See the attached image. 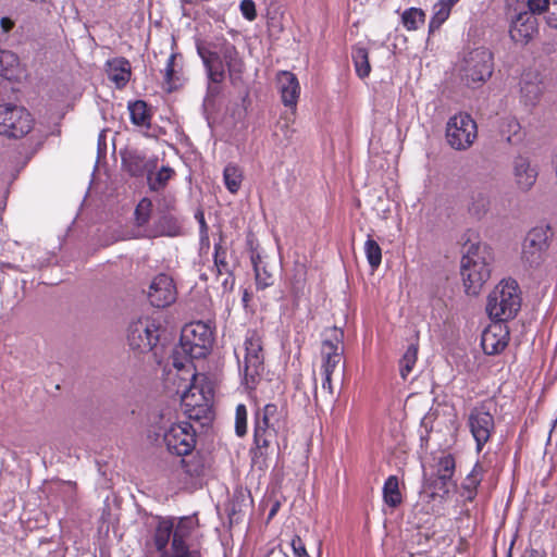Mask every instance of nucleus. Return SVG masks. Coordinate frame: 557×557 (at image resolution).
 <instances>
[{"label":"nucleus","instance_id":"f257e3e1","mask_svg":"<svg viewBox=\"0 0 557 557\" xmlns=\"http://www.w3.org/2000/svg\"><path fill=\"white\" fill-rule=\"evenodd\" d=\"M197 53L200 57L209 79L208 94H218V87L211 84H220L225 78L226 70L231 77L237 76L244 71V62L236 47L225 40L205 42L197 40Z\"/></svg>","mask_w":557,"mask_h":557},{"label":"nucleus","instance_id":"f03ea898","mask_svg":"<svg viewBox=\"0 0 557 557\" xmlns=\"http://www.w3.org/2000/svg\"><path fill=\"white\" fill-rule=\"evenodd\" d=\"M214 342L210 322L195 321L182 329L180 345L172 354L173 366L181 370L188 359H200L208 355Z\"/></svg>","mask_w":557,"mask_h":557},{"label":"nucleus","instance_id":"7ed1b4c3","mask_svg":"<svg viewBox=\"0 0 557 557\" xmlns=\"http://www.w3.org/2000/svg\"><path fill=\"white\" fill-rule=\"evenodd\" d=\"M460 274L466 293L476 295L491 274V253L486 245L468 239L463 244Z\"/></svg>","mask_w":557,"mask_h":557},{"label":"nucleus","instance_id":"20e7f679","mask_svg":"<svg viewBox=\"0 0 557 557\" xmlns=\"http://www.w3.org/2000/svg\"><path fill=\"white\" fill-rule=\"evenodd\" d=\"M287 428V411L284 406L270 403L255 411L253 444L262 456L276 444L277 436Z\"/></svg>","mask_w":557,"mask_h":557},{"label":"nucleus","instance_id":"39448f33","mask_svg":"<svg viewBox=\"0 0 557 557\" xmlns=\"http://www.w3.org/2000/svg\"><path fill=\"white\" fill-rule=\"evenodd\" d=\"M521 307L518 283L515 280H503L490 293L486 311L491 319L505 323L513 319Z\"/></svg>","mask_w":557,"mask_h":557},{"label":"nucleus","instance_id":"423d86ee","mask_svg":"<svg viewBox=\"0 0 557 557\" xmlns=\"http://www.w3.org/2000/svg\"><path fill=\"white\" fill-rule=\"evenodd\" d=\"M235 355L246 387L255 388L264 370L261 336L256 331H248L243 347L235 349Z\"/></svg>","mask_w":557,"mask_h":557},{"label":"nucleus","instance_id":"0eeeda50","mask_svg":"<svg viewBox=\"0 0 557 557\" xmlns=\"http://www.w3.org/2000/svg\"><path fill=\"white\" fill-rule=\"evenodd\" d=\"M33 125L34 119L24 107L0 104V135L21 138L30 132Z\"/></svg>","mask_w":557,"mask_h":557},{"label":"nucleus","instance_id":"6e6552de","mask_svg":"<svg viewBox=\"0 0 557 557\" xmlns=\"http://www.w3.org/2000/svg\"><path fill=\"white\" fill-rule=\"evenodd\" d=\"M461 72L468 85L484 83L493 73L492 52L486 48L470 51L463 59Z\"/></svg>","mask_w":557,"mask_h":557},{"label":"nucleus","instance_id":"1a4fd4ad","mask_svg":"<svg viewBox=\"0 0 557 557\" xmlns=\"http://www.w3.org/2000/svg\"><path fill=\"white\" fill-rule=\"evenodd\" d=\"M160 337V324L149 317L139 318L128 325L127 341L133 350L150 351Z\"/></svg>","mask_w":557,"mask_h":557},{"label":"nucleus","instance_id":"9d476101","mask_svg":"<svg viewBox=\"0 0 557 557\" xmlns=\"http://www.w3.org/2000/svg\"><path fill=\"white\" fill-rule=\"evenodd\" d=\"M476 138V124L466 113L451 116L446 125V139L449 146L456 150L469 148Z\"/></svg>","mask_w":557,"mask_h":557},{"label":"nucleus","instance_id":"9b49d317","mask_svg":"<svg viewBox=\"0 0 557 557\" xmlns=\"http://www.w3.org/2000/svg\"><path fill=\"white\" fill-rule=\"evenodd\" d=\"M163 442L171 454L186 456L195 448V430L187 421L171 423L164 428Z\"/></svg>","mask_w":557,"mask_h":557},{"label":"nucleus","instance_id":"f8f14e48","mask_svg":"<svg viewBox=\"0 0 557 557\" xmlns=\"http://www.w3.org/2000/svg\"><path fill=\"white\" fill-rule=\"evenodd\" d=\"M552 236L548 225L533 227L522 244L521 258L530 267L540 265L546 256L548 239Z\"/></svg>","mask_w":557,"mask_h":557},{"label":"nucleus","instance_id":"ddd939ff","mask_svg":"<svg viewBox=\"0 0 557 557\" xmlns=\"http://www.w3.org/2000/svg\"><path fill=\"white\" fill-rule=\"evenodd\" d=\"M467 425L475 441V449L481 453L485 444L495 432V421L493 414L484 404L472 408L468 416Z\"/></svg>","mask_w":557,"mask_h":557},{"label":"nucleus","instance_id":"4468645a","mask_svg":"<svg viewBox=\"0 0 557 557\" xmlns=\"http://www.w3.org/2000/svg\"><path fill=\"white\" fill-rule=\"evenodd\" d=\"M343 338L344 332L341 329L325 331L321 347L322 374L332 375L341 366L344 354Z\"/></svg>","mask_w":557,"mask_h":557},{"label":"nucleus","instance_id":"2eb2a0df","mask_svg":"<svg viewBox=\"0 0 557 557\" xmlns=\"http://www.w3.org/2000/svg\"><path fill=\"white\" fill-rule=\"evenodd\" d=\"M443 497L424 486L411 512V523L417 529H422L433 521V516L438 512Z\"/></svg>","mask_w":557,"mask_h":557},{"label":"nucleus","instance_id":"dca6fc26","mask_svg":"<svg viewBox=\"0 0 557 557\" xmlns=\"http://www.w3.org/2000/svg\"><path fill=\"white\" fill-rule=\"evenodd\" d=\"M212 397V388L209 385H198V377L194 375V382L183 392L181 400L182 405L186 407V411L189 412V417L198 418V412L193 416L190 411L199 409V412H202L203 408L209 407Z\"/></svg>","mask_w":557,"mask_h":557},{"label":"nucleus","instance_id":"f3484780","mask_svg":"<svg viewBox=\"0 0 557 557\" xmlns=\"http://www.w3.org/2000/svg\"><path fill=\"white\" fill-rule=\"evenodd\" d=\"M150 304L157 308H164L170 306L176 299V287L172 277L166 274L157 275L148 292Z\"/></svg>","mask_w":557,"mask_h":557},{"label":"nucleus","instance_id":"a211bd4d","mask_svg":"<svg viewBox=\"0 0 557 557\" xmlns=\"http://www.w3.org/2000/svg\"><path fill=\"white\" fill-rule=\"evenodd\" d=\"M509 341V330L505 323L494 321L481 337V345L486 355H496L503 351Z\"/></svg>","mask_w":557,"mask_h":557},{"label":"nucleus","instance_id":"6ab92c4d","mask_svg":"<svg viewBox=\"0 0 557 557\" xmlns=\"http://www.w3.org/2000/svg\"><path fill=\"white\" fill-rule=\"evenodd\" d=\"M537 33V18L525 10L518 12L511 20L509 35L517 42L524 45Z\"/></svg>","mask_w":557,"mask_h":557},{"label":"nucleus","instance_id":"aec40b11","mask_svg":"<svg viewBox=\"0 0 557 557\" xmlns=\"http://www.w3.org/2000/svg\"><path fill=\"white\" fill-rule=\"evenodd\" d=\"M214 268L224 292H231L235 285L233 264L228 261L227 250L221 244L214 245Z\"/></svg>","mask_w":557,"mask_h":557},{"label":"nucleus","instance_id":"412c9836","mask_svg":"<svg viewBox=\"0 0 557 557\" xmlns=\"http://www.w3.org/2000/svg\"><path fill=\"white\" fill-rule=\"evenodd\" d=\"M513 175L518 187L527 191L535 184L539 172L536 166L531 164L529 158L518 156L513 160Z\"/></svg>","mask_w":557,"mask_h":557},{"label":"nucleus","instance_id":"4be33fe9","mask_svg":"<svg viewBox=\"0 0 557 557\" xmlns=\"http://www.w3.org/2000/svg\"><path fill=\"white\" fill-rule=\"evenodd\" d=\"M277 85L284 106L295 108L300 95V85L296 75L287 71L280 72Z\"/></svg>","mask_w":557,"mask_h":557},{"label":"nucleus","instance_id":"5701e85b","mask_svg":"<svg viewBox=\"0 0 557 557\" xmlns=\"http://www.w3.org/2000/svg\"><path fill=\"white\" fill-rule=\"evenodd\" d=\"M107 73L117 88L124 87L131 77V64L124 58H115L107 62Z\"/></svg>","mask_w":557,"mask_h":557},{"label":"nucleus","instance_id":"b1692460","mask_svg":"<svg viewBox=\"0 0 557 557\" xmlns=\"http://www.w3.org/2000/svg\"><path fill=\"white\" fill-rule=\"evenodd\" d=\"M194 529V520L189 517L174 519L172 550L180 548H188L186 540L190 536Z\"/></svg>","mask_w":557,"mask_h":557},{"label":"nucleus","instance_id":"393cba45","mask_svg":"<svg viewBox=\"0 0 557 557\" xmlns=\"http://www.w3.org/2000/svg\"><path fill=\"white\" fill-rule=\"evenodd\" d=\"M154 233L161 236H177L182 233V221L173 213H164L156 222Z\"/></svg>","mask_w":557,"mask_h":557},{"label":"nucleus","instance_id":"a878e982","mask_svg":"<svg viewBox=\"0 0 557 557\" xmlns=\"http://www.w3.org/2000/svg\"><path fill=\"white\" fill-rule=\"evenodd\" d=\"M174 518H163L158 522L154 532V545L158 552L166 550L168 544L173 539Z\"/></svg>","mask_w":557,"mask_h":557},{"label":"nucleus","instance_id":"bb28decb","mask_svg":"<svg viewBox=\"0 0 557 557\" xmlns=\"http://www.w3.org/2000/svg\"><path fill=\"white\" fill-rule=\"evenodd\" d=\"M483 468L481 465L475 463L471 472L467 475L461 485V496L472 502L476 496V488L483 479Z\"/></svg>","mask_w":557,"mask_h":557},{"label":"nucleus","instance_id":"cd10ccee","mask_svg":"<svg viewBox=\"0 0 557 557\" xmlns=\"http://www.w3.org/2000/svg\"><path fill=\"white\" fill-rule=\"evenodd\" d=\"M383 499L384 503L391 508H396L403 502V496L399 490V481L396 475H389L383 485Z\"/></svg>","mask_w":557,"mask_h":557},{"label":"nucleus","instance_id":"c85d7f7f","mask_svg":"<svg viewBox=\"0 0 557 557\" xmlns=\"http://www.w3.org/2000/svg\"><path fill=\"white\" fill-rule=\"evenodd\" d=\"M20 66L18 57L9 50L0 49V75L7 79H13L17 75Z\"/></svg>","mask_w":557,"mask_h":557},{"label":"nucleus","instance_id":"c756f323","mask_svg":"<svg viewBox=\"0 0 557 557\" xmlns=\"http://www.w3.org/2000/svg\"><path fill=\"white\" fill-rule=\"evenodd\" d=\"M351 58L354 61L357 75L360 78L368 77L371 72V66L369 62V53L367 48L361 46L354 47Z\"/></svg>","mask_w":557,"mask_h":557},{"label":"nucleus","instance_id":"7c9ffc66","mask_svg":"<svg viewBox=\"0 0 557 557\" xmlns=\"http://www.w3.org/2000/svg\"><path fill=\"white\" fill-rule=\"evenodd\" d=\"M124 169L132 176L143 175L146 169L145 158L137 151H127L122 157Z\"/></svg>","mask_w":557,"mask_h":557},{"label":"nucleus","instance_id":"2f4dec72","mask_svg":"<svg viewBox=\"0 0 557 557\" xmlns=\"http://www.w3.org/2000/svg\"><path fill=\"white\" fill-rule=\"evenodd\" d=\"M451 5L444 0H438L433 5V15L429 23V33H434L443 25V23L449 17Z\"/></svg>","mask_w":557,"mask_h":557},{"label":"nucleus","instance_id":"473e14b6","mask_svg":"<svg viewBox=\"0 0 557 557\" xmlns=\"http://www.w3.org/2000/svg\"><path fill=\"white\" fill-rule=\"evenodd\" d=\"M223 180L226 189L231 194H236L242 186L243 171L239 169V166L230 163L224 168Z\"/></svg>","mask_w":557,"mask_h":557},{"label":"nucleus","instance_id":"72a5a7b5","mask_svg":"<svg viewBox=\"0 0 557 557\" xmlns=\"http://www.w3.org/2000/svg\"><path fill=\"white\" fill-rule=\"evenodd\" d=\"M131 121L133 124L137 126H149L150 125V114L147 109V104L145 101L137 100L133 103L128 104Z\"/></svg>","mask_w":557,"mask_h":557},{"label":"nucleus","instance_id":"f704fd0d","mask_svg":"<svg viewBox=\"0 0 557 557\" xmlns=\"http://www.w3.org/2000/svg\"><path fill=\"white\" fill-rule=\"evenodd\" d=\"M454 474H434L425 479V487L430 491L437 492L441 497H444L449 492V487L453 483Z\"/></svg>","mask_w":557,"mask_h":557},{"label":"nucleus","instance_id":"c9c22d12","mask_svg":"<svg viewBox=\"0 0 557 557\" xmlns=\"http://www.w3.org/2000/svg\"><path fill=\"white\" fill-rule=\"evenodd\" d=\"M401 22L407 30H417L425 22V13L419 8H409L401 14Z\"/></svg>","mask_w":557,"mask_h":557},{"label":"nucleus","instance_id":"e433bc0d","mask_svg":"<svg viewBox=\"0 0 557 557\" xmlns=\"http://www.w3.org/2000/svg\"><path fill=\"white\" fill-rule=\"evenodd\" d=\"M418 358V345L410 344L399 360V371L404 380L411 373Z\"/></svg>","mask_w":557,"mask_h":557},{"label":"nucleus","instance_id":"4c0bfd02","mask_svg":"<svg viewBox=\"0 0 557 557\" xmlns=\"http://www.w3.org/2000/svg\"><path fill=\"white\" fill-rule=\"evenodd\" d=\"M364 253L370 267L375 270L382 262V249L380 245L371 237L364 243Z\"/></svg>","mask_w":557,"mask_h":557},{"label":"nucleus","instance_id":"58836bf2","mask_svg":"<svg viewBox=\"0 0 557 557\" xmlns=\"http://www.w3.org/2000/svg\"><path fill=\"white\" fill-rule=\"evenodd\" d=\"M173 174V169L170 166H162L154 176H148L149 188L154 191L164 188Z\"/></svg>","mask_w":557,"mask_h":557},{"label":"nucleus","instance_id":"ea45409f","mask_svg":"<svg viewBox=\"0 0 557 557\" xmlns=\"http://www.w3.org/2000/svg\"><path fill=\"white\" fill-rule=\"evenodd\" d=\"M256 286L258 289H265L273 285L274 278L261 262L253 261Z\"/></svg>","mask_w":557,"mask_h":557},{"label":"nucleus","instance_id":"a19ab883","mask_svg":"<svg viewBox=\"0 0 557 557\" xmlns=\"http://www.w3.org/2000/svg\"><path fill=\"white\" fill-rule=\"evenodd\" d=\"M527 7V12L533 14V16L543 12H547V15H550V11H556L557 0H528Z\"/></svg>","mask_w":557,"mask_h":557},{"label":"nucleus","instance_id":"79ce46f5","mask_svg":"<svg viewBox=\"0 0 557 557\" xmlns=\"http://www.w3.org/2000/svg\"><path fill=\"white\" fill-rule=\"evenodd\" d=\"M488 209H490V198L485 193L480 191V193L473 195L472 202L469 208L470 212L473 215L481 218L488 211Z\"/></svg>","mask_w":557,"mask_h":557},{"label":"nucleus","instance_id":"37998d69","mask_svg":"<svg viewBox=\"0 0 557 557\" xmlns=\"http://www.w3.org/2000/svg\"><path fill=\"white\" fill-rule=\"evenodd\" d=\"M520 124L515 117H508L502 125V134L508 143L513 144L521 139Z\"/></svg>","mask_w":557,"mask_h":557},{"label":"nucleus","instance_id":"c03bdc74","mask_svg":"<svg viewBox=\"0 0 557 557\" xmlns=\"http://www.w3.org/2000/svg\"><path fill=\"white\" fill-rule=\"evenodd\" d=\"M151 211L152 201L149 198H143L135 209V219L138 226H144L148 223Z\"/></svg>","mask_w":557,"mask_h":557},{"label":"nucleus","instance_id":"a18cd8bd","mask_svg":"<svg viewBox=\"0 0 557 557\" xmlns=\"http://www.w3.org/2000/svg\"><path fill=\"white\" fill-rule=\"evenodd\" d=\"M235 432L239 437L247 433V408L244 404H238L236 406Z\"/></svg>","mask_w":557,"mask_h":557},{"label":"nucleus","instance_id":"49530a36","mask_svg":"<svg viewBox=\"0 0 557 557\" xmlns=\"http://www.w3.org/2000/svg\"><path fill=\"white\" fill-rule=\"evenodd\" d=\"M455 472V459L451 455H444L438 458L435 465L434 474H454Z\"/></svg>","mask_w":557,"mask_h":557},{"label":"nucleus","instance_id":"de8ad7c7","mask_svg":"<svg viewBox=\"0 0 557 557\" xmlns=\"http://www.w3.org/2000/svg\"><path fill=\"white\" fill-rule=\"evenodd\" d=\"M433 534L434 532L430 530L429 525H425L422 529H418V532L412 535L411 541L418 546H425Z\"/></svg>","mask_w":557,"mask_h":557},{"label":"nucleus","instance_id":"09e8293b","mask_svg":"<svg viewBox=\"0 0 557 557\" xmlns=\"http://www.w3.org/2000/svg\"><path fill=\"white\" fill-rule=\"evenodd\" d=\"M176 54L172 53L166 61V65L164 69V81L169 85V90L173 88V77H174V63H175Z\"/></svg>","mask_w":557,"mask_h":557},{"label":"nucleus","instance_id":"8fccbe9b","mask_svg":"<svg viewBox=\"0 0 557 557\" xmlns=\"http://www.w3.org/2000/svg\"><path fill=\"white\" fill-rule=\"evenodd\" d=\"M239 8L245 18H247L248 21H253L256 18V5L252 0H242Z\"/></svg>","mask_w":557,"mask_h":557},{"label":"nucleus","instance_id":"3c124183","mask_svg":"<svg viewBox=\"0 0 557 557\" xmlns=\"http://www.w3.org/2000/svg\"><path fill=\"white\" fill-rule=\"evenodd\" d=\"M292 548L294 552L295 557H311L299 536H295L292 540Z\"/></svg>","mask_w":557,"mask_h":557},{"label":"nucleus","instance_id":"603ef678","mask_svg":"<svg viewBox=\"0 0 557 557\" xmlns=\"http://www.w3.org/2000/svg\"><path fill=\"white\" fill-rule=\"evenodd\" d=\"M172 557H201L197 549L191 548H180L172 550Z\"/></svg>","mask_w":557,"mask_h":557},{"label":"nucleus","instance_id":"864d4df0","mask_svg":"<svg viewBox=\"0 0 557 557\" xmlns=\"http://www.w3.org/2000/svg\"><path fill=\"white\" fill-rule=\"evenodd\" d=\"M304 282L301 280H297L293 285H292V293L294 295L295 298H299L302 294H304Z\"/></svg>","mask_w":557,"mask_h":557},{"label":"nucleus","instance_id":"5fc2aeb1","mask_svg":"<svg viewBox=\"0 0 557 557\" xmlns=\"http://www.w3.org/2000/svg\"><path fill=\"white\" fill-rule=\"evenodd\" d=\"M322 375H323L322 388L324 391H327L329 394H333L332 375H330V374H322Z\"/></svg>","mask_w":557,"mask_h":557},{"label":"nucleus","instance_id":"6e6d98bb","mask_svg":"<svg viewBox=\"0 0 557 557\" xmlns=\"http://www.w3.org/2000/svg\"><path fill=\"white\" fill-rule=\"evenodd\" d=\"M0 25L4 33H9L14 27V22L9 17H2Z\"/></svg>","mask_w":557,"mask_h":557},{"label":"nucleus","instance_id":"4d7b16f0","mask_svg":"<svg viewBox=\"0 0 557 557\" xmlns=\"http://www.w3.org/2000/svg\"><path fill=\"white\" fill-rule=\"evenodd\" d=\"M196 218L198 219L199 221V224H200V227H201V231L202 232H206L207 231V224H206V221H205V218H203V213L199 212L196 214Z\"/></svg>","mask_w":557,"mask_h":557},{"label":"nucleus","instance_id":"13d9d810","mask_svg":"<svg viewBox=\"0 0 557 557\" xmlns=\"http://www.w3.org/2000/svg\"><path fill=\"white\" fill-rule=\"evenodd\" d=\"M445 2H447L449 5L454 7L459 0H444Z\"/></svg>","mask_w":557,"mask_h":557},{"label":"nucleus","instance_id":"bf43d9fd","mask_svg":"<svg viewBox=\"0 0 557 557\" xmlns=\"http://www.w3.org/2000/svg\"><path fill=\"white\" fill-rule=\"evenodd\" d=\"M248 300V293L245 292L243 296V301L246 302Z\"/></svg>","mask_w":557,"mask_h":557},{"label":"nucleus","instance_id":"052dcab7","mask_svg":"<svg viewBox=\"0 0 557 557\" xmlns=\"http://www.w3.org/2000/svg\"><path fill=\"white\" fill-rule=\"evenodd\" d=\"M344 372H345V364L343 363L342 364V373L344 374Z\"/></svg>","mask_w":557,"mask_h":557}]
</instances>
